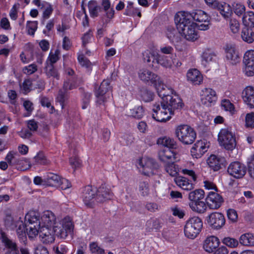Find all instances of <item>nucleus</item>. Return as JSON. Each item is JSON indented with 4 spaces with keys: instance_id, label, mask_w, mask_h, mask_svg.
<instances>
[{
    "instance_id": "c85d7f7f",
    "label": "nucleus",
    "mask_w": 254,
    "mask_h": 254,
    "mask_svg": "<svg viewBox=\"0 0 254 254\" xmlns=\"http://www.w3.org/2000/svg\"><path fill=\"white\" fill-rule=\"evenodd\" d=\"M214 7L219 11L221 15L225 19L229 18L232 14L231 6L225 2L222 3L219 2Z\"/></svg>"
},
{
    "instance_id": "a878e982",
    "label": "nucleus",
    "mask_w": 254,
    "mask_h": 254,
    "mask_svg": "<svg viewBox=\"0 0 254 254\" xmlns=\"http://www.w3.org/2000/svg\"><path fill=\"white\" fill-rule=\"evenodd\" d=\"M175 184L182 189L189 191L193 190L194 188V185L191 183L188 178L179 176L174 178Z\"/></svg>"
},
{
    "instance_id": "c756f323",
    "label": "nucleus",
    "mask_w": 254,
    "mask_h": 254,
    "mask_svg": "<svg viewBox=\"0 0 254 254\" xmlns=\"http://www.w3.org/2000/svg\"><path fill=\"white\" fill-rule=\"evenodd\" d=\"M145 226L147 232L158 231L162 227L161 222L158 218H150L146 221Z\"/></svg>"
},
{
    "instance_id": "774afa93",
    "label": "nucleus",
    "mask_w": 254,
    "mask_h": 254,
    "mask_svg": "<svg viewBox=\"0 0 254 254\" xmlns=\"http://www.w3.org/2000/svg\"><path fill=\"white\" fill-rule=\"evenodd\" d=\"M246 126L247 127L254 128V112L248 113L245 118Z\"/></svg>"
},
{
    "instance_id": "4c0bfd02",
    "label": "nucleus",
    "mask_w": 254,
    "mask_h": 254,
    "mask_svg": "<svg viewBox=\"0 0 254 254\" xmlns=\"http://www.w3.org/2000/svg\"><path fill=\"white\" fill-rule=\"evenodd\" d=\"M243 22L246 26V27H254V12L253 11H248L245 13L243 17Z\"/></svg>"
},
{
    "instance_id": "a18cd8bd",
    "label": "nucleus",
    "mask_w": 254,
    "mask_h": 254,
    "mask_svg": "<svg viewBox=\"0 0 254 254\" xmlns=\"http://www.w3.org/2000/svg\"><path fill=\"white\" fill-rule=\"evenodd\" d=\"M102 6L103 7L104 10L106 13V15L108 18H112L114 15V10L113 8H111V3L110 0H102Z\"/></svg>"
},
{
    "instance_id": "423d86ee",
    "label": "nucleus",
    "mask_w": 254,
    "mask_h": 254,
    "mask_svg": "<svg viewBox=\"0 0 254 254\" xmlns=\"http://www.w3.org/2000/svg\"><path fill=\"white\" fill-rule=\"evenodd\" d=\"M220 144L227 150H232L236 146L235 135L229 127L222 128L218 135Z\"/></svg>"
},
{
    "instance_id": "412c9836",
    "label": "nucleus",
    "mask_w": 254,
    "mask_h": 254,
    "mask_svg": "<svg viewBox=\"0 0 254 254\" xmlns=\"http://www.w3.org/2000/svg\"><path fill=\"white\" fill-rule=\"evenodd\" d=\"M242 98L244 102L250 108H254V88L247 86L242 92Z\"/></svg>"
},
{
    "instance_id": "e2e57ef3",
    "label": "nucleus",
    "mask_w": 254,
    "mask_h": 254,
    "mask_svg": "<svg viewBox=\"0 0 254 254\" xmlns=\"http://www.w3.org/2000/svg\"><path fill=\"white\" fill-rule=\"evenodd\" d=\"M139 190L143 196L147 195L149 192V184L147 181H143L139 183Z\"/></svg>"
},
{
    "instance_id": "bf43d9fd",
    "label": "nucleus",
    "mask_w": 254,
    "mask_h": 254,
    "mask_svg": "<svg viewBox=\"0 0 254 254\" xmlns=\"http://www.w3.org/2000/svg\"><path fill=\"white\" fill-rule=\"evenodd\" d=\"M223 244L231 248H236L239 245L237 240L231 237H225L222 240Z\"/></svg>"
},
{
    "instance_id": "dca6fc26",
    "label": "nucleus",
    "mask_w": 254,
    "mask_h": 254,
    "mask_svg": "<svg viewBox=\"0 0 254 254\" xmlns=\"http://www.w3.org/2000/svg\"><path fill=\"white\" fill-rule=\"evenodd\" d=\"M97 189L96 188L90 186H87L85 188L83 198L86 205L91 207L96 201Z\"/></svg>"
},
{
    "instance_id": "9d476101",
    "label": "nucleus",
    "mask_w": 254,
    "mask_h": 254,
    "mask_svg": "<svg viewBox=\"0 0 254 254\" xmlns=\"http://www.w3.org/2000/svg\"><path fill=\"white\" fill-rule=\"evenodd\" d=\"M206 221L211 228L219 229L224 225L225 219L223 214L215 212L211 213L207 217Z\"/></svg>"
},
{
    "instance_id": "f704fd0d",
    "label": "nucleus",
    "mask_w": 254,
    "mask_h": 254,
    "mask_svg": "<svg viewBox=\"0 0 254 254\" xmlns=\"http://www.w3.org/2000/svg\"><path fill=\"white\" fill-rule=\"evenodd\" d=\"M240 243L245 246H254V235L248 233L242 235L239 239Z\"/></svg>"
},
{
    "instance_id": "c9c22d12",
    "label": "nucleus",
    "mask_w": 254,
    "mask_h": 254,
    "mask_svg": "<svg viewBox=\"0 0 254 254\" xmlns=\"http://www.w3.org/2000/svg\"><path fill=\"white\" fill-rule=\"evenodd\" d=\"M157 143L167 147V149H176L177 147V142L173 138L167 136L158 139Z\"/></svg>"
},
{
    "instance_id": "2eb2a0df",
    "label": "nucleus",
    "mask_w": 254,
    "mask_h": 254,
    "mask_svg": "<svg viewBox=\"0 0 254 254\" xmlns=\"http://www.w3.org/2000/svg\"><path fill=\"white\" fill-rule=\"evenodd\" d=\"M38 233L43 243L50 244L55 241V234L53 227H41L38 230Z\"/></svg>"
},
{
    "instance_id": "37998d69",
    "label": "nucleus",
    "mask_w": 254,
    "mask_h": 254,
    "mask_svg": "<svg viewBox=\"0 0 254 254\" xmlns=\"http://www.w3.org/2000/svg\"><path fill=\"white\" fill-rule=\"evenodd\" d=\"M204 192L202 190H196L189 193V198L193 201L192 202H195L202 199L204 197Z\"/></svg>"
},
{
    "instance_id": "ddd939ff",
    "label": "nucleus",
    "mask_w": 254,
    "mask_h": 254,
    "mask_svg": "<svg viewBox=\"0 0 254 254\" xmlns=\"http://www.w3.org/2000/svg\"><path fill=\"white\" fill-rule=\"evenodd\" d=\"M217 192L211 191L207 194L206 202L210 209H216L219 208L223 202L222 197Z\"/></svg>"
},
{
    "instance_id": "393cba45",
    "label": "nucleus",
    "mask_w": 254,
    "mask_h": 254,
    "mask_svg": "<svg viewBox=\"0 0 254 254\" xmlns=\"http://www.w3.org/2000/svg\"><path fill=\"white\" fill-rule=\"evenodd\" d=\"M206 151L207 148L205 143L202 140H198L190 150L191 155L196 158H200Z\"/></svg>"
},
{
    "instance_id": "052dcab7",
    "label": "nucleus",
    "mask_w": 254,
    "mask_h": 254,
    "mask_svg": "<svg viewBox=\"0 0 254 254\" xmlns=\"http://www.w3.org/2000/svg\"><path fill=\"white\" fill-rule=\"evenodd\" d=\"M156 64H160L164 67H168L171 65V62L167 59V57L158 54Z\"/></svg>"
},
{
    "instance_id": "603ef678",
    "label": "nucleus",
    "mask_w": 254,
    "mask_h": 254,
    "mask_svg": "<svg viewBox=\"0 0 254 254\" xmlns=\"http://www.w3.org/2000/svg\"><path fill=\"white\" fill-rule=\"evenodd\" d=\"M34 165H46L48 164V160L42 152H39L33 159Z\"/></svg>"
},
{
    "instance_id": "473e14b6",
    "label": "nucleus",
    "mask_w": 254,
    "mask_h": 254,
    "mask_svg": "<svg viewBox=\"0 0 254 254\" xmlns=\"http://www.w3.org/2000/svg\"><path fill=\"white\" fill-rule=\"evenodd\" d=\"M190 16L192 17L190 19V21H195L198 23L207 22V20L209 19V17L207 14L201 10H198L194 13H190Z\"/></svg>"
},
{
    "instance_id": "1a4fd4ad",
    "label": "nucleus",
    "mask_w": 254,
    "mask_h": 254,
    "mask_svg": "<svg viewBox=\"0 0 254 254\" xmlns=\"http://www.w3.org/2000/svg\"><path fill=\"white\" fill-rule=\"evenodd\" d=\"M243 63L245 65L244 72L247 76L254 75V50L247 51L244 54Z\"/></svg>"
},
{
    "instance_id": "2f4dec72",
    "label": "nucleus",
    "mask_w": 254,
    "mask_h": 254,
    "mask_svg": "<svg viewBox=\"0 0 254 254\" xmlns=\"http://www.w3.org/2000/svg\"><path fill=\"white\" fill-rule=\"evenodd\" d=\"M61 179L62 178L57 174L48 173L45 178V182L50 186H59Z\"/></svg>"
},
{
    "instance_id": "5fc2aeb1",
    "label": "nucleus",
    "mask_w": 254,
    "mask_h": 254,
    "mask_svg": "<svg viewBox=\"0 0 254 254\" xmlns=\"http://www.w3.org/2000/svg\"><path fill=\"white\" fill-rule=\"evenodd\" d=\"M167 37L172 43L178 42L179 34L178 31L173 28L168 29L166 31Z\"/></svg>"
},
{
    "instance_id": "f8f14e48",
    "label": "nucleus",
    "mask_w": 254,
    "mask_h": 254,
    "mask_svg": "<svg viewBox=\"0 0 254 254\" xmlns=\"http://www.w3.org/2000/svg\"><path fill=\"white\" fill-rule=\"evenodd\" d=\"M111 89L109 81L107 80H103L99 87L95 91L97 102L101 104L107 100L106 94Z\"/></svg>"
},
{
    "instance_id": "4468645a",
    "label": "nucleus",
    "mask_w": 254,
    "mask_h": 254,
    "mask_svg": "<svg viewBox=\"0 0 254 254\" xmlns=\"http://www.w3.org/2000/svg\"><path fill=\"white\" fill-rule=\"evenodd\" d=\"M201 102L206 106H211L217 100L216 92L210 88H205L201 93Z\"/></svg>"
},
{
    "instance_id": "13d9d810",
    "label": "nucleus",
    "mask_w": 254,
    "mask_h": 254,
    "mask_svg": "<svg viewBox=\"0 0 254 254\" xmlns=\"http://www.w3.org/2000/svg\"><path fill=\"white\" fill-rule=\"evenodd\" d=\"M60 53L59 50H56L55 51V53L51 52L47 60L46 64H49L54 65V64L59 60Z\"/></svg>"
},
{
    "instance_id": "0eeeda50",
    "label": "nucleus",
    "mask_w": 254,
    "mask_h": 254,
    "mask_svg": "<svg viewBox=\"0 0 254 254\" xmlns=\"http://www.w3.org/2000/svg\"><path fill=\"white\" fill-rule=\"evenodd\" d=\"M152 118L159 122H166L171 118L174 111L168 109L163 103L155 104L153 108Z\"/></svg>"
},
{
    "instance_id": "79ce46f5",
    "label": "nucleus",
    "mask_w": 254,
    "mask_h": 254,
    "mask_svg": "<svg viewBox=\"0 0 254 254\" xmlns=\"http://www.w3.org/2000/svg\"><path fill=\"white\" fill-rule=\"evenodd\" d=\"M1 239L4 246L6 248L11 249L13 254L16 253L18 252L15 243L9 239L4 233L1 234Z\"/></svg>"
},
{
    "instance_id": "6e6d98bb",
    "label": "nucleus",
    "mask_w": 254,
    "mask_h": 254,
    "mask_svg": "<svg viewBox=\"0 0 254 254\" xmlns=\"http://www.w3.org/2000/svg\"><path fill=\"white\" fill-rule=\"evenodd\" d=\"M170 210L173 216L177 217L179 219H183L185 215V210L177 205L171 207Z\"/></svg>"
},
{
    "instance_id": "3c124183",
    "label": "nucleus",
    "mask_w": 254,
    "mask_h": 254,
    "mask_svg": "<svg viewBox=\"0 0 254 254\" xmlns=\"http://www.w3.org/2000/svg\"><path fill=\"white\" fill-rule=\"evenodd\" d=\"M77 87V85L76 80L72 78L67 79L64 82L63 84V89L65 92H67L68 90L74 89Z\"/></svg>"
},
{
    "instance_id": "ea45409f",
    "label": "nucleus",
    "mask_w": 254,
    "mask_h": 254,
    "mask_svg": "<svg viewBox=\"0 0 254 254\" xmlns=\"http://www.w3.org/2000/svg\"><path fill=\"white\" fill-rule=\"evenodd\" d=\"M164 168L166 172L172 177H177L178 174L179 167L178 165L175 164L174 162H168L164 165Z\"/></svg>"
},
{
    "instance_id": "69168bd1",
    "label": "nucleus",
    "mask_w": 254,
    "mask_h": 254,
    "mask_svg": "<svg viewBox=\"0 0 254 254\" xmlns=\"http://www.w3.org/2000/svg\"><path fill=\"white\" fill-rule=\"evenodd\" d=\"M172 94L173 90L169 87L166 88L165 90L163 91H160L159 96L162 99V101L161 103H164L165 102H167V101H166V99H168V96H172Z\"/></svg>"
},
{
    "instance_id": "7c9ffc66",
    "label": "nucleus",
    "mask_w": 254,
    "mask_h": 254,
    "mask_svg": "<svg viewBox=\"0 0 254 254\" xmlns=\"http://www.w3.org/2000/svg\"><path fill=\"white\" fill-rule=\"evenodd\" d=\"M158 53L153 50H146L142 53L143 59L145 62L154 66Z\"/></svg>"
},
{
    "instance_id": "20e7f679",
    "label": "nucleus",
    "mask_w": 254,
    "mask_h": 254,
    "mask_svg": "<svg viewBox=\"0 0 254 254\" xmlns=\"http://www.w3.org/2000/svg\"><path fill=\"white\" fill-rule=\"evenodd\" d=\"M202 226L203 223L200 218L194 216L190 218L184 227L185 236L189 239H194L201 231Z\"/></svg>"
},
{
    "instance_id": "338daca9",
    "label": "nucleus",
    "mask_w": 254,
    "mask_h": 254,
    "mask_svg": "<svg viewBox=\"0 0 254 254\" xmlns=\"http://www.w3.org/2000/svg\"><path fill=\"white\" fill-rule=\"evenodd\" d=\"M91 98V93L84 92L82 95V108L85 109L89 106Z\"/></svg>"
},
{
    "instance_id": "f03ea898",
    "label": "nucleus",
    "mask_w": 254,
    "mask_h": 254,
    "mask_svg": "<svg viewBox=\"0 0 254 254\" xmlns=\"http://www.w3.org/2000/svg\"><path fill=\"white\" fill-rule=\"evenodd\" d=\"M175 135L183 144L189 145L193 143L196 137L194 129L187 125H180L176 127Z\"/></svg>"
},
{
    "instance_id": "f3484780",
    "label": "nucleus",
    "mask_w": 254,
    "mask_h": 254,
    "mask_svg": "<svg viewBox=\"0 0 254 254\" xmlns=\"http://www.w3.org/2000/svg\"><path fill=\"white\" fill-rule=\"evenodd\" d=\"M41 227L53 228L57 224L56 216L51 211H45L41 217Z\"/></svg>"
},
{
    "instance_id": "5701e85b",
    "label": "nucleus",
    "mask_w": 254,
    "mask_h": 254,
    "mask_svg": "<svg viewBox=\"0 0 254 254\" xmlns=\"http://www.w3.org/2000/svg\"><path fill=\"white\" fill-rule=\"evenodd\" d=\"M138 77L144 82L150 81L152 83H156L159 80L157 75L146 69H140L138 72Z\"/></svg>"
},
{
    "instance_id": "58836bf2",
    "label": "nucleus",
    "mask_w": 254,
    "mask_h": 254,
    "mask_svg": "<svg viewBox=\"0 0 254 254\" xmlns=\"http://www.w3.org/2000/svg\"><path fill=\"white\" fill-rule=\"evenodd\" d=\"M241 37L245 42L252 43L254 41V32L252 28L245 27L242 30Z\"/></svg>"
},
{
    "instance_id": "c03bdc74",
    "label": "nucleus",
    "mask_w": 254,
    "mask_h": 254,
    "mask_svg": "<svg viewBox=\"0 0 254 254\" xmlns=\"http://www.w3.org/2000/svg\"><path fill=\"white\" fill-rule=\"evenodd\" d=\"M15 229L17 235L19 238H22L25 237V233L27 232L26 225H24L23 221L19 219L16 222Z\"/></svg>"
},
{
    "instance_id": "49530a36",
    "label": "nucleus",
    "mask_w": 254,
    "mask_h": 254,
    "mask_svg": "<svg viewBox=\"0 0 254 254\" xmlns=\"http://www.w3.org/2000/svg\"><path fill=\"white\" fill-rule=\"evenodd\" d=\"M190 206L193 210L199 213H203L206 208V206L204 202L200 200L196 201L195 202H192L191 204H190Z\"/></svg>"
},
{
    "instance_id": "39448f33",
    "label": "nucleus",
    "mask_w": 254,
    "mask_h": 254,
    "mask_svg": "<svg viewBox=\"0 0 254 254\" xmlns=\"http://www.w3.org/2000/svg\"><path fill=\"white\" fill-rule=\"evenodd\" d=\"M53 228L55 236L61 239H65L68 235L72 234L74 225L71 218L66 217L60 223H57Z\"/></svg>"
},
{
    "instance_id": "b1692460",
    "label": "nucleus",
    "mask_w": 254,
    "mask_h": 254,
    "mask_svg": "<svg viewBox=\"0 0 254 254\" xmlns=\"http://www.w3.org/2000/svg\"><path fill=\"white\" fill-rule=\"evenodd\" d=\"M220 244L219 239L214 236L207 237L204 242L203 248L209 253H212L218 248Z\"/></svg>"
},
{
    "instance_id": "a19ab883",
    "label": "nucleus",
    "mask_w": 254,
    "mask_h": 254,
    "mask_svg": "<svg viewBox=\"0 0 254 254\" xmlns=\"http://www.w3.org/2000/svg\"><path fill=\"white\" fill-rule=\"evenodd\" d=\"M45 73L48 78L52 77L58 80L60 79V74L54 65L47 64L45 67Z\"/></svg>"
},
{
    "instance_id": "864d4df0",
    "label": "nucleus",
    "mask_w": 254,
    "mask_h": 254,
    "mask_svg": "<svg viewBox=\"0 0 254 254\" xmlns=\"http://www.w3.org/2000/svg\"><path fill=\"white\" fill-rule=\"evenodd\" d=\"M144 110L141 106H138L130 109L128 115L134 118L140 119L143 116Z\"/></svg>"
},
{
    "instance_id": "bb28decb",
    "label": "nucleus",
    "mask_w": 254,
    "mask_h": 254,
    "mask_svg": "<svg viewBox=\"0 0 254 254\" xmlns=\"http://www.w3.org/2000/svg\"><path fill=\"white\" fill-rule=\"evenodd\" d=\"M176 153L170 149H164L159 152V159L165 163L174 161Z\"/></svg>"
},
{
    "instance_id": "4d7b16f0",
    "label": "nucleus",
    "mask_w": 254,
    "mask_h": 254,
    "mask_svg": "<svg viewBox=\"0 0 254 254\" xmlns=\"http://www.w3.org/2000/svg\"><path fill=\"white\" fill-rule=\"evenodd\" d=\"M55 254H68V249L66 245L63 243H59L53 247Z\"/></svg>"
},
{
    "instance_id": "de8ad7c7",
    "label": "nucleus",
    "mask_w": 254,
    "mask_h": 254,
    "mask_svg": "<svg viewBox=\"0 0 254 254\" xmlns=\"http://www.w3.org/2000/svg\"><path fill=\"white\" fill-rule=\"evenodd\" d=\"M221 107L226 111H229L231 115L235 113L234 105L228 99H223L221 103Z\"/></svg>"
},
{
    "instance_id": "09e8293b",
    "label": "nucleus",
    "mask_w": 254,
    "mask_h": 254,
    "mask_svg": "<svg viewBox=\"0 0 254 254\" xmlns=\"http://www.w3.org/2000/svg\"><path fill=\"white\" fill-rule=\"evenodd\" d=\"M19 219H14L11 215H6L4 218V225L7 229L14 230L16 225V222Z\"/></svg>"
},
{
    "instance_id": "8fccbe9b",
    "label": "nucleus",
    "mask_w": 254,
    "mask_h": 254,
    "mask_svg": "<svg viewBox=\"0 0 254 254\" xmlns=\"http://www.w3.org/2000/svg\"><path fill=\"white\" fill-rule=\"evenodd\" d=\"M38 21H28L26 23V28L28 35L33 36L35 31L38 28Z\"/></svg>"
},
{
    "instance_id": "aec40b11",
    "label": "nucleus",
    "mask_w": 254,
    "mask_h": 254,
    "mask_svg": "<svg viewBox=\"0 0 254 254\" xmlns=\"http://www.w3.org/2000/svg\"><path fill=\"white\" fill-rule=\"evenodd\" d=\"M226 59L232 64L239 62V56L234 46L227 45L225 47Z\"/></svg>"
},
{
    "instance_id": "6e6552de",
    "label": "nucleus",
    "mask_w": 254,
    "mask_h": 254,
    "mask_svg": "<svg viewBox=\"0 0 254 254\" xmlns=\"http://www.w3.org/2000/svg\"><path fill=\"white\" fill-rule=\"evenodd\" d=\"M247 168L238 161L232 162L229 165L227 169L228 173L236 179H241L247 173Z\"/></svg>"
},
{
    "instance_id": "72a5a7b5",
    "label": "nucleus",
    "mask_w": 254,
    "mask_h": 254,
    "mask_svg": "<svg viewBox=\"0 0 254 254\" xmlns=\"http://www.w3.org/2000/svg\"><path fill=\"white\" fill-rule=\"evenodd\" d=\"M216 57V55L214 51L211 49H206L201 55L202 64L206 66L209 63L212 62Z\"/></svg>"
},
{
    "instance_id": "f257e3e1",
    "label": "nucleus",
    "mask_w": 254,
    "mask_h": 254,
    "mask_svg": "<svg viewBox=\"0 0 254 254\" xmlns=\"http://www.w3.org/2000/svg\"><path fill=\"white\" fill-rule=\"evenodd\" d=\"M191 18L190 13L181 11L176 14L175 20L178 22L177 28L179 33L187 40L194 41L198 39V36L195 29L196 23L190 21Z\"/></svg>"
},
{
    "instance_id": "a211bd4d",
    "label": "nucleus",
    "mask_w": 254,
    "mask_h": 254,
    "mask_svg": "<svg viewBox=\"0 0 254 254\" xmlns=\"http://www.w3.org/2000/svg\"><path fill=\"white\" fill-rule=\"evenodd\" d=\"M224 158L211 155L207 160L209 167L214 171H217L225 165Z\"/></svg>"
},
{
    "instance_id": "4be33fe9",
    "label": "nucleus",
    "mask_w": 254,
    "mask_h": 254,
    "mask_svg": "<svg viewBox=\"0 0 254 254\" xmlns=\"http://www.w3.org/2000/svg\"><path fill=\"white\" fill-rule=\"evenodd\" d=\"M167 102L164 104L166 106L168 109L173 111L176 109H180L183 107V103L181 99L177 95H174L172 96H168V99H166Z\"/></svg>"
},
{
    "instance_id": "6ab92c4d",
    "label": "nucleus",
    "mask_w": 254,
    "mask_h": 254,
    "mask_svg": "<svg viewBox=\"0 0 254 254\" xmlns=\"http://www.w3.org/2000/svg\"><path fill=\"white\" fill-rule=\"evenodd\" d=\"M113 193L105 185H102L97 190L96 201L102 202L108 199H110L113 196Z\"/></svg>"
},
{
    "instance_id": "7ed1b4c3",
    "label": "nucleus",
    "mask_w": 254,
    "mask_h": 254,
    "mask_svg": "<svg viewBox=\"0 0 254 254\" xmlns=\"http://www.w3.org/2000/svg\"><path fill=\"white\" fill-rule=\"evenodd\" d=\"M25 222L29 237L33 238L38 235V230L41 227V220L39 219V214L35 211L28 212L25 216Z\"/></svg>"
},
{
    "instance_id": "9b49d317",
    "label": "nucleus",
    "mask_w": 254,
    "mask_h": 254,
    "mask_svg": "<svg viewBox=\"0 0 254 254\" xmlns=\"http://www.w3.org/2000/svg\"><path fill=\"white\" fill-rule=\"evenodd\" d=\"M139 165L142 168L143 173L146 176L153 175L154 171L157 169V164L152 159L142 158L139 161Z\"/></svg>"
},
{
    "instance_id": "e433bc0d",
    "label": "nucleus",
    "mask_w": 254,
    "mask_h": 254,
    "mask_svg": "<svg viewBox=\"0 0 254 254\" xmlns=\"http://www.w3.org/2000/svg\"><path fill=\"white\" fill-rule=\"evenodd\" d=\"M89 12L91 17L94 18L98 16V13L101 10V7L98 5L97 1L90 0L88 3Z\"/></svg>"
},
{
    "instance_id": "0e129e2a",
    "label": "nucleus",
    "mask_w": 254,
    "mask_h": 254,
    "mask_svg": "<svg viewBox=\"0 0 254 254\" xmlns=\"http://www.w3.org/2000/svg\"><path fill=\"white\" fill-rule=\"evenodd\" d=\"M17 157H19V154L16 151H9L5 157V160L10 165H14Z\"/></svg>"
},
{
    "instance_id": "cd10ccee",
    "label": "nucleus",
    "mask_w": 254,
    "mask_h": 254,
    "mask_svg": "<svg viewBox=\"0 0 254 254\" xmlns=\"http://www.w3.org/2000/svg\"><path fill=\"white\" fill-rule=\"evenodd\" d=\"M187 76L188 80L195 85L200 84L203 80L202 75L196 69H190Z\"/></svg>"
},
{
    "instance_id": "680f3d73",
    "label": "nucleus",
    "mask_w": 254,
    "mask_h": 254,
    "mask_svg": "<svg viewBox=\"0 0 254 254\" xmlns=\"http://www.w3.org/2000/svg\"><path fill=\"white\" fill-rule=\"evenodd\" d=\"M229 27L231 31L234 34L239 33L240 28L239 22L235 18H231L229 21Z\"/></svg>"
}]
</instances>
